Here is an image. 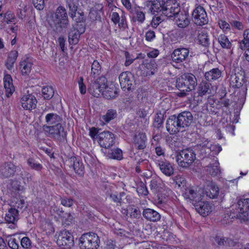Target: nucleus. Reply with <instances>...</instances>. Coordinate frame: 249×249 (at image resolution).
Wrapping results in <instances>:
<instances>
[{"mask_svg":"<svg viewBox=\"0 0 249 249\" xmlns=\"http://www.w3.org/2000/svg\"><path fill=\"white\" fill-rule=\"evenodd\" d=\"M180 128L182 127L176 116H172L167 120L166 129L171 134L179 132Z\"/></svg>","mask_w":249,"mask_h":249,"instance_id":"a211bd4d","label":"nucleus"},{"mask_svg":"<svg viewBox=\"0 0 249 249\" xmlns=\"http://www.w3.org/2000/svg\"><path fill=\"white\" fill-rule=\"evenodd\" d=\"M141 75L147 76L153 75L157 69V64L154 60H145L140 65Z\"/></svg>","mask_w":249,"mask_h":249,"instance_id":"4468645a","label":"nucleus"},{"mask_svg":"<svg viewBox=\"0 0 249 249\" xmlns=\"http://www.w3.org/2000/svg\"><path fill=\"white\" fill-rule=\"evenodd\" d=\"M211 84L208 82H202L198 87V93L199 96L205 95L210 89Z\"/></svg>","mask_w":249,"mask_h":249,"instance_id":"a19ab883","label":"nucleus"},{"mask_svg":"<svg viewBox=\"0 0 249 249\" xmlns=\"http://www.w3.org/2000/svg\"><path fill=\"white\" fill-rule=\"evenodd\" d=\"M44 130L48 132L49 135L54 139L61 141L66 139L67 132L61 124L57 125L44 126Z\"/></svg>","mask_w":249,"mask_h":249,"instance_id":"423d86ee","label":"nucleus"},{"mask_svg":"<svg viewBox=\"0 0 249 249\" xmlns=\"http://www.w3.org/2000/svg\"><path fill=\"white\" fill-rule=\"evenodd\" d=\"M41 228L47 234H51L54 231L52 223L46 220L42 222Z\"/></svg>","mask_w":249,"mask_h":249,"instance_id":"c03bdc74","label":"nucleus"},{"mask_svg":"<svg viewBox=\"0 0 249 249\" xmlns=\"http://www.w3.org/2000/svg\"><path fill=\"white\" fill-rule=\"evenodd\" d=\"M177 118L182 128L189 126L193 121V116L189 111H184L179 114Z\"/></svg>","mask_w":249,"mask_h":249,"instance_id":"412c9836","label":"nucleus"},{"mask_svg":"<svg viewBox=\"0 0 249 249\" xmlns=\"http://www.w3.org/2000/svg\"><path fill=\"white\" fill-rule=\"evenodd\" d=\"M213 163L208 166L207 170L212 176H216L219 172V163L216 160H214Z\"/></svg>","mask_w":249,"mask_h":249,"instance_id":"ea45409f","label":"nucleus"},{"mask_svg":"<svg viewBox=\"0 0 249 249\" xmlns=\"http://www.w3.org/2000/svg\"><path fill=\"white\" fill-rule=\"evenodd\" d=\"M204 189L207 196L210 198H215L218 196V187L212 181H208Z\"/></svg>","mask_w":249,"mask_h":249,"instance_id":"aec40b11","label":"nucleus"},{"mask_svg":"<svg viewBox=\"0 0 249 249\" xmlns=\"http://www.w3.org/2000/svg\"><path fill=\"white\" fill-rule=\"evenodd\" d=\"M73 199L71 198H64L61 200V204L66 207H70L73 205Z\"/></svg>","mask_w":249,"mask_h":249,"instance_id":"774afa93","label":"nucleus"},{"mask_svg":"<svg viewBox=\"0 0 249 249\" xmlns=\"http://www.w3.org/2000/svg\"><path fill=\"white\" fill-rule=\"evenodd\" d=\"M18 52L16 50L11 51L7 55V58L5 62V65L6 68L12 71L14 68V65L18 56Z\"/></svg>","mask_w":249,"mask_h":249,"instance_id":"bb28decb","label":"nucleus"},{"mask_svg":"<svg viewBox=\"0 0 249 249\" xmlns=\"http://www.w3.org/2000/svg\"><path fill=\"white\" fill-rule=\"evenodd\" d=\"M117 116V112L115 110L110 109L107 111L106 114L103 116V120L107 123L114 119Z\"/></svg>","mask_w":249,"mask_h":249,"instance_id":"37998d69","label":"nucleus"},{"mask_svg":"<svg viewBox=\"0 0 249 249\" xmlns=\"http://www.w3.org/2000/svg\"><path fill=\"white\" fill-rule=\"evenodd\" d=\"M3 86L5 91V95L7 97L11 96L15 90L13 84V79L11 75L4 73L3 78Z\"/></svg>","mask_w":249,"mask_h":249,"instance_id":"6ab92c4d","label":"nucleus"},{"mask_svg":"<svg viewBox=\"0 0 249 249\" xmlns=\"http://www.w3.org/2000/svg\"><path fill=\"white\" fill-rule=\"evenodd\" d=\"M194 206L196 211L203 216H207L213 210V205L208 201H200Z\"/></svg>","mask_w":249,"mask_h":249,"instance_id":"f3484780","label":"nucleus"},{"mask_svg":"<svg viewBox=\"0 0 249 249\" xmlns=\"http://www.w3.org/2000/svg\"><path fill=\"white\" fill-rule=\"evenodd\" d=\"M142 54H139V56H138L136 58L132 57L131 55L127 52H125V65L126 66H128L130 65L132 62H133V60L135 58H139L140 56H141Z\"/></svg>","mask_w":249,"mask_h":249,"instance_id":"13d9d810","label":"nucleus"},{"mask_svg":"<svg viewBox=\"0 0 249 249\" xmlns=\"http://www.w3.org/2000/svg\"><path fill=\"white\" fill-rule=\"evenodd\" d=\"M100 243L99 236L93 232L84 233L79 239V246L81 249H97Z\"/></svg>","mask_w":249,"mask_h":249,"instance_id":"20e7f679","label":"nucleus"},{"mask_svg":"<svg viewBox=\"0 0 249 249\" xmlns=\"http://www.w3.org/2000/svg\"><path fill=\"white\" fill-rule=\"evenodd\" d=\"M71 18L77 22H81L84 20V15L83 12H75L70 13Z\"/></svg>","mask_w":249,"mask_h":249,"instance_id":"8fccbe9b","label":"nucleus"},{"mask_svg":"<svg viewBox=\"0 0 249 249\" xmlns=\"http://www.w3.org/2000/svg\"><path fill=\"white\" fill-rule=\"evenodd\" d=\"M231 25L232 27L238 30H242L244 28V26L242 23L239 21L235 20H232L231 22Z\"/></svg>","mask_w":249,"mask_h":249,"instance_id":"e2e57ef3","label":"nucleus"},{"mask_svg":"<svg viewBox=\"0 0 249 249\" xmlns=\"http://www.w3.org/2000/svg\"><path fill=\"white\" fill-rule=\"evenodd\" d=\"M196 155L192 149H185L176 155V160L178 165L183 168H188L194 162Z\"/></svg>","mask_w":249,"mask_h":249,"instance_id":"7ed1b4c3","label":"nucleus"},{"mask_svg":"<svg viewBox=\"0 0 249 249\" xmlns=\"http://www.w3.org/2000/svg\"><path fill=\"white\" fill-rule=\"evenodd\" d=\"M231 83L233 87L239 88L242 85V79L235 74L231 77Z\"/></svg>","mask_w":249,"mask_h":249,"instance_id":"5fc2aeb1","label":"nucleus"},{"mask_svg":"<svg viewBox=\"0 0 249 249\" xmlns=\"http://www.w3.org/2000/svg\"><path fill=\"white\" fill-rule=\"evenodd\" d=\"M120 85L123 89H126L128 90L131 89L133 82V75L128 71L123 72L119 76Z\"/></svg>","mask_w":249,"mask_h":249,"instance_id":"dca6fc26","label":"nucleus"},{"mask_svg":"<svg viewBox=\"0 0 249 249\" xmlns=\"http://www.w3.org/2000/svg\"><path fill=\"white\" fill-rule=\"evenodd\" d=\"M234 213L237 218L243 221L247 220L249 216V199L242 198L239 200Z\"/></svg>","mask_w":249,"mask_h":249,"instance_id":"0eeeda50","label":"nucleus"},{"mask_svg":"<svg viewBox=\"0 0 249 249\" xmlns=\"http://www.w3.org/2000/svg\"><path fill=\"white\" fill-rule=\"evenodd\" d=\"M32 63L28 60H23L20 61L19 69L22 75L29 74L32 69Z\"/></svg>","mask_w":249,"mask_h":249,"instance_id":"473e14b6","label":"nucleus"},{"mask_svg":"<svg viewBox=\"0 0 249 249\" xmlns=\"http://www.w3.org/2000/svg\"><path fill=\"white\" fill-rule=\"evenodd\" d=\"M15 21V17L14 15L11 11H7L4 14H0V24L11 23Z\"/></svg>","mask_w":249,"mask_h":249,"instance_id":"f704fd0d","label":"nucleus"},{"mask_svg":"<svg viewBox=\"0 0 249 249\" xmlns=\"http://www.w3.org/2000/svg\"><path fill=\"white\" fill-rule=\"evenodd\" d=\"M47 20L49 25L57 31L66 29L69 25L68 17L66 9L58 6L54 12H50L47 16Z\"/></svg>","mask_w":249,"mask_h":249,"instance_id":"f03ea898","label":"nucleus"},{"mask_svg":"<svg viewBox=\"0 0 249 249\" xmlns=\"http://www.w3.org/2000/svg\"><path fill=\"white\" fill-rule=\"evenodd\" d=\"M107 156L111 159L120 160L122 158V151L119 148H116L111 150V152L108 153Z\"/></svg>","mask_w":249,"mask_h":249,"instance_id":"de8ad7c7","label":"nucleus"},{"mask_svg":"<svg viewBox=\"0 0 249 249\" xmlns=\"http://www.w3.org/2000/svg\"><path fill=\"white\" fill-rule=\"evenodd\" d=\"M189 16L186 12H181L177 15L175 18V21L180 28H184L187 26L190 23Z\"/></svg>","mask_w":249,"mask_h":249,"instance_id":"393cba45","label":"nucleus"},{"mask_svg":"<svg viewBox=\"0 0 249 249\" xmlns=\"http://www.w3.org/2000/svg\"><path fill=\"white\" fill-rule=\"evenodd\" d=\"M203 191L198 187H190L186 189L184 198L194 205L202 199Z\"/></svg>","mask_w":249,"mask_h":249,"instance_id":"1a4fd4ad","label":"nucleus"},{"mask_svg":"<svg viewBox=\"0 0 249 249\" xmlns=\"http://www.w3.org/2000/svg\"><path fill=\"white\" fill-rule=\"evenodd\" d=\"M244 39L240 42V48L245 50L249 45V29L245 30L243 32Z\"/></svg>","mask_w":249,"mask_h":249,"instance_id":"79ce46f5","label":"nucleus"},{"mask_svg":"<svg viewBox=\"0 0 249 249\" xmlns=\"http://www.w3.org/2000/svg\"><path fill=\"white\" fill-rule=\"evenodd\" d=\"M60 218H61V220L63 222L64 224L66 225H69L70 223H71L73 217L69 213H64L60 216Z\"/></svg>","mask_w":249,"mask_h":249,"instance_id":"864d4df0","label":"nucleus"},{"mask_svg":"<svg viewBox=\"0 0 249 249\" xmlns=\"http://www.w3.org/2000/svg\"><path fill=\"white\" fill-rule=\"evenodd\" d=\"M54 91L51 87H45L42 89V94L45 99H50L53 95Z\"/></svg>","mask_w":249,"mask_h":249,"instance_id":"a18cd8bd","label":"nucleus"},{"mask_svg":"<svg viewBox=\"0 0 249 249\" xmlns=\"http://www.w3.org/2000/svg\"><path fill=\"white\" fill-rule=\"evenodd\" d=\"M100 64L98 61L94 60L91 65L90 75L94 78L100 74Z\"/></svg>","mask_w":249,"mask_h":249,"instance_id":"58836bf2","label":"nucleus"},{"mask_svg":"<svg viewBox=\"0 0 249 249\" xmlns=\"http://www.w3.org/2000/svg\"><path fill=\"white\" fill-rule=\"evenodd\" d=\"M73 168L75 172L78 174L82 175L83 174L84 168L82 164H80L79 162L74 163Z\"/></svg>","mask_w":249,"mask_h":249,"instance_id":"338daca9","label":"nucleus"},{"mask_svg":"<svg viewBox=\"0 0 249 249\" xmlns=\"http://www.w3.org/2000/svg\"><path fill=\"white\" fill-rule=\"evenodd\" d=\"M217 39L222 48L225 49H231V48L232 44L226 36L221 34L218 37Z\"/></svg>","mask_w":249,"mask_h":249,"instance_id":"c9c22d12","label":"nucleus"},{"mask_svg":"<svg viewBox=\"0 0 249 249\" xmlns=\"http://www.w3.org/2000/svg\"><path fill=\"white\" fill-rule=\"evenodd\" d=\"M37 100L36 97L28 92L24 93L20 98L19 103L24 110H32L36 107Z\"/></svg>","mask_w":249,"mask_h":249,"instance_id":"9d476101","label":"nucleus"},{"mask_svg":"<svg viewBox=\"0 0 249 249\" xmlns=\"http://www.w3.org/2000/svg\"><path fill=\"white\" fill-rule=\"evenodd\" d=\"M222 150L221 146L218 144H210L209 147L207 148V152L210 151L212 155H217Z\"/></svg>","mask_w":249,"mask_h":249,"instance_id":"603ef678","label":"nucleus"},{"mask_svg":"<svg viewBox=\"0 0 249 249\" xmlns=\"http://www.w3.org/2000/svg\"><path fill=\"white\" fill-rule=\"evenodd\" d=\"M18 218V211L15 208H10L5 216V219L8 223L15 224Z\"/></svg>","mask_w":249,"mask_h":249,"instance_id":"c756f323","label":"nucleus"},{"mask_svg":"<svg viewBox=\"0 0 249 249\" xmlns=\"http://www.w3.org/2000/svg\"><path fill=\"white\" fill-rule=\"evenodd\" d=\"M197 40L198 42L203 46H206L209 44L208 36L205 31H201L198 32Z\"/></svg>","mask_w":249,"mask_h":249,"instance_id":"4c0bfd02","label":"nucleus"},{"mask_svg":"<svg viewBox=\"0 0 249 249\" xmlns=\"http://www.w3.org/2000/svg\"><path fill=\"white\" fill-rule=\"evenodd\" d=\"M79 89L81 94H84L87 91V88L85 84L84 83V78L83 77H79L77 80Z\"/></svg>","mask_w":249,"mask_h":249,"instance_id":"6e6d98bb","label":"nucleus"},{"mask_svg":"<svg viewBox=\"0 0 249 249\" xmlns=\"http://www.w3.org/2000/svg\"><path fill=\"white\" fill-rule=\"evenodd\" d=\"M156 163L159 167L161 172L167 176H171L174 173V168L171 164L168 161L158 160L156 161Z\"/></svg>","mask_w":249,"mask_h":249,"instance_id":"4be33fe9","label":"nucleus"},{"mask_svg":"<svg viewBox=\"0 0 249 249\" xmlns=\"http://www.w3.org/2000/svg\"><path fill=\"white\" fill-rule=\"evenodd\" d=\"M45 120L48 124L50 125L61 124V118L55 113H49L45 117Z\"/></svg>","mask_w":249,"mask_h":249,"instance_id":"2f4dec72","label":"nucleus"},{"mask_svg":"<svg viewBox=\"0 0 249 249\" xmlns=\"http://www.w3.org/2000/svg\"><path fill=\"white\" fill-rule=\"evenodd\" d=\"M145 13L142 8H138L135 10L133 19L134 21L142 23L145 20Z\"/></svg>","mask_w":249,"mask_h":249,"instance_id":"e433bc0d","label":"nucleus"},{"mask_svg":"<svg viewBox=\"0 0 249 249\" xmlns=\"http://www.w3.org/2000/svg\"><path fill=\"white\" fill-rule=\"evenodd\" d=\"M56 243L60 247L70 249L74 244L73 237L69 231L65 230L61 231L58 233Z\"/></svg>","mask_w":249,"mask_h":249,"instance_id":"6e6552de","label":"nucleus"},{"mask_svg":"<svg viewBox=\"0 0 249 249\" xmlns=\"http://www.w3.org/2000/svg\"><path fill=\"white\" fill-rule=\"evenodd\" d=\"M67 3L68 5L70 13H75L77 11L78 6V0H67Z\"/></svg>","mask_w":249,"mask_h":249,"instance_id":"3c124183","label":"nucleus"},{"mask_svg":"<svg viewBox=\"0 0 249 249\" xmlns=\"http://www.w3.org/2000/svg\"><path fill=\"white\" fill-rule=\"evenodd\" d=\"M88 90L94 97H98L102 95L107 99L114 98L118 95L117 89L115 85L108 84L107 79L103 76L91 83Z\"/></svg>","mask_w":249,"mask_h":249,"instance_id":"f257e3e1","label":"nucleus"},{"mask_svg":"<svg viewBox=\"0 0 249 249\" xmlns=\"http://www.w3.org/2000/svg\"><path fill=\"white\" fill-rule=\"evenodd\" d=\"M34 6L38 10H42L44 6V0H32Z\"/></svg>","mask_w":249,"mask_h":249,"instance_id":"0e129e2a","label":"nucleus"},{"mask_svg":"<svg viewBox=\"0 0 249 249\" xmlns=\"http://www.w3.org/2000/svg\"><path fill=\"white\" fill-rule=\"evenodd\" d=\"M218 25L224 33L227 34L231 31V25L226 20L223 19L219 20Z\"/></svg>","mask_w":249,"mask_h":249,"instance_id":"49530a36","label":"nucleus"},{"mask_svg":"<svg viewBox=\"0 0 249 249\" xmlns=\"http://www.w3.org/2000/svg\"><path fill=\"white\" fill-rule=\"evenodd\" d=\"M189 53V50L187 48H178L172 53V59L176 63L182 62L188 57Z\"/></svg>","mask_w":249,"mask_h":249,"instance_id":"2eb2a0df","label":"nucleus"},{"mask_svg":"<svg viewBox=\"0 0 249 249\" xmlns=\"http://www.w3.org/2000/svg\"><path fill=\"white\" fill-rule=\"evenodd\" d=\"M196 81V78L193 74H184L177 79L176 87L178 89H184L186 91H190L195 88Z\"/></svg>","mask_w":249,"mask_h":249,"instance_id":"39448f33","label":"nucleus"},{"mask_svg":"<svg viewBox=\"0 0 249 249\" xmlns=\"http://www.w3.org/2000/svg\"><path fill=\"white\" fill-rule=\"evenodd\" d=\"M98 142L101 147L109 148L115 143V137L109 131H104L98 135Z\"/></svg>","mask_w":249,"mask_h":249,"instance_id":"9b49d317","label":"nucleus"},{"mask_svg":"<svg viewBox=\"0 0 249 249\" xmlns=\"http://www.w3.org/2000/svg\"><path fill=\"white\" fill-rule=\"evenodd\" d=\"M21 246L25 249H29L31 246V242L30 239L27 237H23L20 241Z\"/></svg>","mask_w":249,"mask_h":249,"instance_id":"bf43d9fd","label":"nucleus"},{"mask_svg":"<svg viewBox=\"0 0 249 249\" xmlns=\"http://www.w3.org/2000/svg\"><path fill=\"white\" fill-rule=\"evenodd\" d=\"M85 32V29L82 28L80 31L74 29L71 30L69 35V42L71 44L75 45L78 43L80 35Z\"/></svg>","mask_w":249,"mask_h":249,"instance_id":"c85d7f7f","label":"nucleus"},{"mask_svg":"<svg viewBox=\"0 0 249 249\" xmlns=\"http://www.w3.org/2000/svg\"><path fill=\"white\" fill-rule=\"evenodd\" d=\"M10 186L12 189V191L23 192L24 190L23 186L20 184L18 180H15L11 181Z\"/></svg>","mask_w":249,"mask_h":249,"instance_id":"09e8293b","label":"nucleus"},{"mask_svg":"<svg viewBox=\"0 0 249 249\" xmlns=\"http://www.w3.org/2000/svg\"><path fill=\"white\" fill-rule=\"evenodd\" d=\"M175 180L176 184L179 188L184 187L185 185L186 181L184 178L180 176H176Z\"/></svg>","mask_w":249,"mask_h":249,"instance_id":"052dcab7","label":"nucleus"},{"mask_svg":"<svg viewBox=\"0 0 249 249\" xmlns=\"http://www.w3.org/2000/svg\"><path fill=\"white\" fill-rule=\"evenodd\" d=\"M28 164L34 169L39 170L42 168V166L39 163L35 162L34 160L30 159L28 160Z\"/></svg>","mask_w":249,"mask_h":249,"instance_id":"69168bd1","label":"nucleus"},{"mask_svg":"<svg viewBox=\"0 0 249 249\" xmlns=\"http://www.w3.org/2000/svg\"><path fill=\"white\" fill-rule=\"evenodd\" d=\"M24 196H18L14 197L11 201V206L16 209L24 210L27 208V204Z\"/></svg>","mask_w":249,"mask_h":249,"instance_id":"a878e982","label":"nucleus"},{"mask_svg":"<svg viewBox=\"0 0 249 249\" xmlns=\"http://www.w3.org/2000/svg\"><path fill=\"white\" fill-rule=\"evenodd\" d=\"M50 213L51 214L54 215V217H56V215H58L59 217H60V216L63 214V212L57 206L53 205L51 208Z\"/></svg>","mask_w":249,"mask_h":249,"instance_id":"4d7b16f0","label":"nucleus"},{"mask_svg":"<svg viewBox=\"0 0 249 249\" xmlns=\"http://www.w3.org/2000/svg\"><path fill=\"white\" fill-rule=\"evenodd\" d=\"M8 246L12 249H18V241L15 238L11 237L8 240Z\"/></svg>","mask_w":249,"mask_h":249,"instance_id":"680f3d73","label":"nucleus"},{"mask_svg":"<svg viewBox=\"0 0 249 249\" xmlns=\"http://www.w3.org/2000/svg\"><path fill=\"white\" fill-rule=\"evenodd\" d=\"M221 76L220 71L217 68L213 69L205 73V77L208 81L215 80Z\"/></svg>","mask_w":249,"mask_h":249,"instance_id":"72a5a7b5","label":"nucleus"},{"mask_svg":"<svg viewBox=\"0 0 249 249\" xmlns=\"http://www.w3.org/2000/svg\"><path fill=\"white\" fill-rule=\"evenodd\" d=\"M143 216L146 219L154 222L157 221L160 218V214L158 212L149 208L143 210Z\"/></svg>","mask_w":249,"mask_h":249,"instance_id":"cd10ccee","label":"nucleus"},{"mask_svg":"<svg viewBox=\"0 0 249 249\" xmlns=\"http://www.w3.org/2000/svg\"><path fill=\"white\" fill-rule=\"evenodd\" d=\"M16 169V166L13 164L7 163L0 168V172L3 177L8 178L14 174Z\"/></svg>","mask_w":249,"mask_h":249,"instance_id":"7c9ffc66","label":"nucleus"},{"mask_svg":"<svg viewBox=\"0 0 249 249\" xmlns=\"http://www.w3.org/2000/svg\"><path fill=\"white\" fill-rule=\"evenodd\" d=\"M146 136L145 133H139L133 139V145L138 150H142L146 146Z\"/></svg>","mask_w":249,"mask_h":249,"instance_id":"5701e85b","label":"nucleus"},{"mask_svg":"<svg viewBox=\"0 0 249 249\" xmlns=\"http://www.w3.org/2000/svg\"><path fill=\"white\" fill-rule=\"evenodd\" d=\"M180 11L179 4L174 0L167 1L165 8L163 10V14L168 18L175 17Z\"/></svg>","mask_w":249,"mask_h":249,"instance_id":"f8f14e48","label":"nucleus"},{"mask_svg":"<svg viewBox=\"0 0 249 249\" xmlns=\"http://www.w3.org/2000/svg\"><path fill=\"white\" fill-rule=\"evenodd\" d=\"M192 17L194 22L198 25H203L208 22L205 9L201 6L197 7L193 11Z\"/></svg>","mask_w":249,"mask_h":249,"instance_id":"ddd939ff","label":"nucleus"},{"mask_svg":"<svg viewBox=\"0 0 249 249\" xmlns=\"http://www.w3.org/2000/svg\"><path fill=\"white\" fill-rule=\"evenodd\" d=\"M165 0H149L146 1L147 5H151V10L153 12H162L163 14V10L165 8Z\"/></svg>","mask_w":249,"mask_h":249,"instance_id":"b1692460","label":"nucleus"}]
</instances>
